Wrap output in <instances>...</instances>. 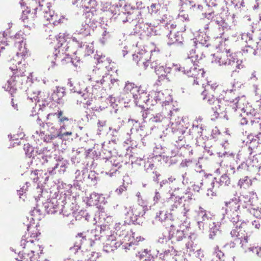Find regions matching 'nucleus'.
I'll return each mask as SVG.
<instances>
[{"label": "nucleus", "mask_w": 261, "mask_h": 261, "mask_svg": "<svg viewBox=\"0 0 261 261\" xmlns=\"http://www.w3.org/2000/svg\"><path fill=\"white\" fill-rule=\"evenodd\" d=\"M19 53H17L15 57L13 58L12 60H11V62L13 63V65H14V63H13V62L14 61H16V60H18L19 56L20 55L21 56V60H18L15 65L10 66L9 68L11 71L16 70V72L13 73L10 79L7 82L8 86L7 88V90L9 91L11 93L14 92V91L16 90L13 88V83L14 82L16 77H19V76H25L24 74L25 71V64H23L22 67H20L19 65L21 64L22 59H24L27 56H28V50L25 46H24L23 47L21 46V47L19 48Z\"/></svg>", "instance_id": "1"}, {"label": "nucleus", "mask_w": 261, "mask_h": 261, "mask_svg": "<svg viewBox=\"0 0 261 261\" xmlns=\"http://www.w3.org/2000/svg\"><path fill=\"white\" fill-rule=\"evenodd\" d=\"M85 21L82 23L81 25L78 28L76 32L74 33V36L71 37L72 41L76 43L79 47H82L83 41L82 39L86 37L89 36L91 31L93 28V24L95 22H97L95 19L92 18H86Z\"/></svg>", "instance_id": "2"}, {"label": "nucleus", "mask_w": 261, "mask_h": 261, "mask_svg": "<svg viewBox=\"0 0 261 261\" xmlns=\"http://www.w3.org/2000/svg\"><path fill=\"white\" fill-rule=\"evenodd\" d=\"M41 203V207L42 210L43 209L47 214H55L57 212V209H60L61 207L60 210L61 212H60V213H62L64 216L67 217L72 216V215H71L70 213L66 214L64 210L65 208V204L66 203L65 196L63 197H61L59 200L56 198L48 199L46 202H44L43 201H42Z\"/></svg>", "instance_id": "3"}, {"label": "nucleus", "mask_w": 261, "mask_h": 261, "mask_svg": "<svg viewBox=\"0 0 261 261\" xmlns=\"http://www.w3.org/2000/svg\"><path fill=\"white\" fill-rule=\"evenodd\" d=\"M254 198L251 196L250 194L241 195L238 198H234L231 199L228 202H225V205L228 206V205L230 206H233V204H235L236 206V208L237 210H240L241 207L243 208H248L250 207L253 210V208L252 206L254 205Z\"/></svg>", "instance_id": "4"}, {"label": "nucleus", "mask_w": 261, "mask_h": 261, "mask_svg": "<svg viewBox=\"0 0 261 261\" xmlns=\"http://www.w3.org/2000/svg\"><path fill=\"white\" fill-rule=\"evenodd\" d=\"M201 95L203 96V100H207V103L210 105H213L217 104V106L212 107V110L214 112L213 116L215 118H217L220 114H223L224 112V109L222 108V101L223 99V97L219 96V97L216 98L214 95H207V92L206 90H204L201 93Z\"/></svg>", "instance_id": "5"}, {"label": "nucleus", "mask_w": 261, "mask_h": 261, "mask_svg": "<svg viewBox=\"0 0 261 261\" xmlns=\"http://www.w3.org/2000/svg\"><path fill=\"white\" fill-rule=\"evenodd\" d=\"M123 13L127 15L125 19L123 20V22H140L142 18V11L136 10L134 4H126L123 7Z\"/></svg>", "instance_id": "6"}, {"label": "nucleus", "mask_w": 261, "mask_h": 261, "mask_svg": "<svg viewBox=\"0 0 261 261\" xmlns=\"http://www.w3.org/2000/svg\"><path fill=\"white\" fill-rule=\"evenodd\" d=\"M68 161L60 156L55 157V161L52 166L47 168V172L49 175H53L58 171L60 174H64L68 168Z\"/></svg>", "instance_id": "7"}, {"label": "nucleus", "mask_w": 261, "mask_h": 261, "mask_svg": "<svg viewBox=\"0 0 261 261\" xmlns=\"http://www.w3.org/2000/svg\"><path fill=\"white\" fill-rule=\"evenodd\" d=\"M44 0H31L30 4V7H27V10L22 11V14L20 18L23 22H25V20L28 19L26 14H29L32 18L36 16L38 11H41Z\"/></svg>", "instance_id": "8"}, {"label": "nucleus", "mask_w": 261, "mask_h": 261, "mask_svg": "<svg viewBox=\"0 0 261 261\" xmlns=\"http://www.w3.org/2000/svg\"><path fill=\"white\" fill-rule=\"evenodd\" d=\"M175 71H181L185 74H187L189 77H193L195 79L199 77V74H201V76L203 77L204 71L201 69H197L196 66H193L192 65L185 64L184 67H181L180 65H173Z\"/></svg>", "instance_id": "9"}, {"label": "nucleus", "mask_w": 261, "mask_h": 261, "mask_svg": "<svg viewBox=\"0 0 261 261\" xmlns=\"http://www.w3.org/2000/svg\"><path fill=\"white\" fill-rule=\"evenodd\" d=\"M133 98L136 106L140 108L142 111L149 110L150 108L149 106L153 105L150 103L149 94L143 89H141L139 93H137V96Z\"/></svg>", "instance_id": "10"}, {"label": "nucleus", "mask_w": 261, "mask_h": 261, "mask_svg": "<svg viewBox=\"0 0 261 261\" xmlns=\"http://www.w3.org/2000/svg\"><path fill=\"white\" fill-rule=\"evenodd\" d=\"M58 36L57 38L58 41L57 48H55V50L54 53V56L56 59L57 58H61L68 48L65 34L60 33Z\"/></svg>", "instance_id": "11"}, {"label": "nucleus", "mask_w": 261, "mask_h": 261, "mask_svg": "<svg viewBox=\"0 0 261 261\" xmlns=\"http://www.w3.org/2000/svg\"><path fill=\"white\" fill-rule=\"evenodd\" d=\"M175 251L173 247L159 246L156 249V256L163 261H171Z\"/></svg>", "instance_id": "12"}, {"label": "nucleus", "mask_w": 261, "mask_h": 261, "mask_svg": "<svg viewBox=\"0 0 261 261\" xmlns=\"http://www.w3.org/2000/svg\"><path fill=\"white\" fill-rule=\"evenodd\" d=\"M242 39L246 42L245 46L241 49L242 54L256 56V51L254 49L255 42L252 38L251 35L250 34L243 35Z\"/></svg>", "instance_id": "13"}, {"label": "nucleus", "mask_w": 261, "mask_h": 261, "mask_svg": "<svg viewBox=\"0 0 261 261\" xmlns=\"http://www.w3.org/2000/svg\"><path fill=\"white\" fill-rule=\"evenodd\" d=\"M55 161V157H53L51 154H44L43 153H36L35 156H33L31 163L38 165V161L40 164L43 166H47V168L52 166L53 162Z\"/></svg>", "instance_id": "14"}, {"label": "nucleus", "mask_w": 261, "mask_h": 261, "mask_svg": "<svg viewBox=\"0 0 261 261\" xmlns=\"http://www.w3.org/2000/svg\"><path fill=\"white\" fill-rule=\"evenodd\" d=\"M173 64L172 67H167L166 66L161 65L160 64H157L156 62H152L151 64V68L154 69L155 73L158 75L159 81H162L167 77L168 74L170 73L172 69L174 70Z\"/></svg>", "instance_id": "15"}, {"label": "nucleus", "mask_w": 261, "mask_h": 261, "mask_svg": "<svg viewBox=\"0 0 261 261\" xmlns=\"http://www.w3.org/2000/svg\"><path fill=\"white\" fill-rule=\"evenodd\" d=\"M236 55L230 53V49H226L225 54L223 53V55L218 60L220 65H233L236 64V66L240 68V64L238 63V60L236 63Z\"/></svg>", "instance_id": "16"}, {"label": "nucleus", "mask_w": 261, "mask_h": 261, "mask_svg": "<svg viewBox=\"0 0 261 261\" xmlns=\"http://www.w3.org/2000/svg\"><path fill=\"white\" fill-rule=\"evenodd\" d=\"M150 58V53L144 50H141L133 55V60L137 63L138 66H140V64L142 63L145 69H146L149 65V59Z\"/></svg>", "instance_id": "17"}, {"label": "nucleus", "mask_w": 261, "mask_h": 261, "mask_svg": "<svg viewBox=\"0 0 261 261\" xmlns=\"http://www.w3.org/2000/svg\"><path fill=\"white\" fill-rule=\"evenodd\" d=\"M104 229L101 226H98L94 230L91 231V237L89 239L91 246L94 244H99L100 242L104 240Z\"/></svg>", "instance_id": "18"}, {"label": "nucleus", "mask_w": 261, "mask_h": 261, "mask_svg": "<svg viewBox=\"0 0 261 261\" xmlns=\"http://www.w3.org/2000/svg\"><path fill=\"white\" fill-rule=\"evenodd\" d=\"M47 8L49 11H45L44 16L47 20L49 21L50 23H52L54 25L63 22V20L65 19L64 17L59 16L54 11L51 10L49 6H47Z\"/></svg>", "instance_id": "19"}, {"label": "nucleus", "mask_w": 261, "mask_h": 261, "mask_svg": "<svg viewBox=\"0 0 261 261\" xmlns=\"http://www.w3.org/2000/svg\"><path fill=\"white\" fill-rule=\"evenodd\" d=\"M175 180L176 178L172 176L169 177L167 179H163L160 182L159 190L162 191L168 192L169 193L173 190V188L174 191L176 190H178V188H176L174 186L173 182Z\"/></svg>", "instance_id": "20"}, {"label": "nucleus", "mask_w": 261, "mask_h": 261, "mask_svg": "<svg viewBox=\"0 0 261 261\" xmlns=\"http://www.w3.org/2000/svg\"><path fill=\"white\" fill-rule=\"evenodd\" d=\"M97 2L95 0H89L88 3L84 5V14L86 18H92L96 14Z\"/></svg>", "instance_id": "21"}, {"label": "nucleus", "mask_w": 261, "mask_h": 261, "mask_svg": "<svg viewBox=\"0 0 261 261\" xmlns=\"http://www.w3.org/2000/svg\"><path fill=\"white\" fill-rule=\"evenodd\" d=\"M121 245H123L121 241H117L114 239V237L111 236L109 237L106 241V243L103 246V250L108 253L113 252L116 250L118 247H120Z\"/></svg>", "instance_id": "22"}, {"label": "nucleus", "mask_w": 261, "mask_h": 261, "mask_svg": "<svg viewBox=\"0 0 261 261\" xmlns=\"http://www.w3.org/2000/svg\"><path fill=\"white\" fill-rule=\"evenodd\" d=\"M179 6L181 8L194 11L196 10L201 11L203 9L202 5L196 4L194 1L190 0H179Z\"/></svg>", "instance_id": "23"}, {"label": "nucleus", "mask_w": 261, "mask_h": 261, "mask_svg": "<svg viewBox=\"0 0 261 261\" xmlns=\"http://www.w3.org/2000/svg\"><path fill=\"white\" fill-rule=\"evenodd\" d=\"M221 224L219 222H213L212 225H210L208 237L211 240L219 239L222 235L220 229Z\"/></svg>", "instance_id": "24"}, {"label": "nucleus", "mask_w": 261, "mask_h": 261, "mask_svg": "<svg viewBox=\"0 0 261 261\" xmlns=\"http://www.w3.org/2000/svg\"><path fill=\"white\" fill-rule=\"evenodd\" d=\"M167 37L169 39V41L167 43L169 45L173 44L179 45L183 41L181 34L178 32L173 33L171 31H170L169 33L167 35Z\"/></svg>", "instance_id": "25"}, {"label": "nucleus", "mask_w": 261, "mask_h": 261, "mask_svg": "<svg viewBox=\"0 0 261 261\" xmlns=\"http://www.w3.org/2000/svg\"><path fill=\"white\" fill-rule=\"evenodd\" d=\"M65 89L64 87L57 86L54 90L50 98L53 101L58 103H60L62 102V98L65 96Z\"/></svg>", "instance_id": "26"}, {"label": "nucleus", "mask_w": 261, "mask_h": 261, "mask_svg": "<svg viewBox=\"0 0 261 261\" xmlns=\"http://www.w3.org/2000/svg\"><path fill=\"white\" fill-rule=\"evenodd\" d=\"M106 163L108 166H111L112 167L110 171L107 172V174L110 176H112L113 174L118 171V169L122 166L119 161L117 159L113 158H111L110 160H107Z\"/></svg>", "instance_id": "27"}, {"label": "nucleus", "mask_w": 261, "mask_h": 261, "mask_svg": "<svg viewBox=\"0 0 261 261\" xmlns=\"http://www.w3.org/2000/svg\"><path fill=\"white\" fill-rule=\"evenodd\" d=\"M139 22V27L140 29L143 32L144 34L147 36H151L156 35V31L153 26L151 25V23Z\"/></svg>", "instance_id": "28"}, {"label": "nucleus", "mask_w": 261, "mask_h": 261, "mask_svg": "<svg viewBox=\"0 0 261 261\" xmlns=\"http://www.w3.org/2000/svg\"><path fill=\"white\" fill-rule=\"evenodd\" d=\"M234 210L235 211L233 212L232 214L229 215L226 213V215L230 221L236 226V228H241L243 223L240 220V217L239 215V210H236V206H234Z\"/></svg>", "instance_id": "29"}, {"label": "nucleus", "mask_w": 261, "mask_h": 261, "mask_svg": "<svg viewBox=\"0 0 261 261\" xmlns=\"http://www.w3.org/2000/svg\"><path fill=\"white\" fill-rule=\"evenodd\" d=\"M125 222L128 224L142 225L143 223L142 219L137 218L136 216L133 215V212H128L125 214Z\"/></svg>", "instance_id": "30"}, {"label": "nucleus", "mask_w": 261, "mask_h": 261, "mask_svg": "<svg viewBox=\"0 0 261 261\" xmlns=\"http://www.w3.org/2000/svg\"><path fill=\"white\" fill-rule=\"evenodd\" d=\"M210 24L211 28L217 25L219 29L222 28L223 29L227 25L225 20L219 14H216L212 21H210Z\"/></svg>", "instance_id": "31"}, {"label": "nucleus", "mask_w": 261, "mask_h": 261, "mask_svg": "<svg viewBox=\"0 0 261 261\" xmlns=\"http://www.w3.org/2000/svg\"><path fill=\"white\" fill-rule=\"evenodd\" d=\"M166 119V116L162 113L151 114L149 116V122L151 124H159Z\"/></svg>", "instance_id": "32"}, {"label": "nucleus", "mask_w": 261, "mask_h": 261, "mask_svg": "<svg viewBox=\"0 0 261 261\" xmlns=\"http://www.w3.org/2000/svg\"><path fill=\"white\" fill-rule=\"evenodd\" d=\"M143 240L144 239L142 238L141 236L137 237L136 239H135L133 237L132 240H128V242L125 243L124 244L122 245V248L126 251L127 250H130L131 248L135 249V246L138 245L139 242Z\"/></svg>", "instance_id": "33"}, {"label": "nucleus", "mask_w": 261, "mask_h": 261, "mask_svg": "<svg viewBox=\"0 0 261 261\" xmlns=\"http://www.w3.org/2000/svg\"><path fill=\"white\" fill-rule=\"evenodd\" d=\"M141 90V87L140 86L138 87L133 83H129L127 82L125 84V86L124 87V90L126 92H129L130 94L133 95V97H135L137 96V93H139V91Z\"/></svg>", "instance_id": "34"}, {"label": "nucleus", "mask_w": 261, "mask_h": 261, "mask_svg": "<svg viewBox=\"0 0 261 261\" xmlns=\"http://www.w3.org/2000/svg\"><path fill=\"white\" fill-rule=\"evenodd\" d=\"M185 237L184 231L177 229L175 232L170 230L169 232V239H172V242L180 241Z\"/></svg>", "instance_id": "35"}, {"label": "nucleus", "mask_w": 261, "mask_h": 261, "mask_svg": "<svg viewBox=\"0 0 261 261\" xmlns=\"http://www.w3.org/2000/svg\"><path fill=\"white\" fill-rule=\"evenodd\" d=\"M193 50H192V52L190 53V56L189 55L188 57L185 59V64L187 65H192L193 66H198V63L199 61L202 59L201 57H199L198 55H192V52Z\"/></svg>", "instance_id": "36"}, {"label": "nucleus", "mask_w": 261, "mask_h": 261, "mask_svg": "<svg viewBox=\"0 0 261 261\" xmlns=\"http://www.w3.org/2000/svg\"><path fill=\"white\" fill-rule=\"evenodd\" d=\"M76 239L77 241H80V243H78L77 242H76L73 247H70L69 250L73 252L74 253H75L76 252H77L78 250H79L81 248V245L82 243H83L84 241L86 240V237L83 236L82 233H79L76 236Z\"/></svg>", "instance_id": "37"}, {"label": "nucleus", "mask_w": 261, "mask_h": 261, "mask_svg": "<svg viewBox=\"0 0 261 261\" xmlns=\"http://www.w3.org/2000/svg\"><path fill=\"white\" fill-rule=\"evenodd\" d=\"M35 200L37 202L36 206L34 207V209L30 212V214L31 216L36 217L37 219L39 220L41 218L40 216L42 211L39 203V200H40L39 196H38V198H35Z\"/></svg>", "instance_id": "38"}, {"label": "nucleus", "mask_w": 261, "mask_h": 261, "mask_svg": "<svg viewBox=\"0 0 261 261\" xmlns=\"http://www.w3.org/2000/svg\"><path fill=\"white\" fill-rule=\"evenodd\" d=\"M213 256L211 261H224V254L219 250L218 246L215 247Z\"/></svg>", "instance_id": "39"}, {"label": "nucleus", "mask_w": 261, "mask_h": 261, "mask_svg": "<svg viewBox=\"0 0 261 261\" xmlns=\"http://www.w3.org/2000/svg\"><path fill=\"white\" fill-rule=\"evenodd\" d=\"M87 178L86 180H88V182L93 185H95L97 184V180L98 179V174L94 171H90L89 172H87Z\"/></svg>", "instance_id": "40"}, {"label": "nucleus", "mask_w": 261, "mask_h": 261, "mask_svg": "<svg viewBox=\"0 0 261 261\" xmlns=\"http://www.w3.org/2000/svg\"><path fill=\"white\" fill-rule=\"evenodd\" d=\"M182 201V197L175 196L173 192L170 193V197L168 198L169 202H174V203L172 205V210H174V208H177L179 205Z\"/></svg>", "instance_id": "41"}, {"label": "nucleus", "mask_w": 261, "mask_h": 261, "mask_svg": "<svg viewBox=\"0 0 261 261\" xmlns=\"http://www.w3.org/2000/svg\"><path fill=\"white\" fill-rule=\"evenodd\" d=\"M168 220V216L167 212L164 211H159L157 212L156 214V216L155 217V220L152 221V224H155V221H159L160 222H163Z\"/></svg>", "instance_id": "42"}, {"label": "nucleus", "mask_w": 261, "mask_h": 261, "mask_svg": "<svg viewBox=\"0 0 261 261\" xmlns=\"http://www.w3.org/2000/svg\"><path fill=\"white\" fill-rule=\"evenodd\" d=\"M164 97V94L163 93L161 92H157L155 93V95L154 96V99L156 103L158 102H160L162 104V105L166 106L167 105H169L170 101L171 100V98L170 97L169 98V99L168 100H163Z\"/></svg>", "instance_id": "43"}, {"label": "nucleus", "mask_w": 261, "mask_h": 261, "mask_svg": "<svg viewBox=\"0 0 261 261\" xmlns=\"http://www.w3.org/2000/svg\"><path fill=\"white\" fill-rule=\"evenodd\" d=\"M106 6L103 8L104 10L113 14V15H116L118 11V7L117 4H113L106 3Z\"/></svg>", "instance_id": "44"}, {"label": "nucleus", "mask_w": 261, "mask_h": 261, "mask_svg": "<svg viewBox=\"0 0 261 261\" xmlns=\"http://www.w3.org/2000/svg\"><path fill=\"white\" fill-rule=\"evenodd\" d=\"M252 184L251 180L248 177L245 176L244 178L240 179L238 182V185L240 188L247 189Z\"/></svg>", "instance_id": "45"}, {"label": "nucleus", "mask_w": 261, "mask_h": 261, "mask_svg": "<svg viewBox=\"0 0 261 261\" xmlns=\"http://www.w3.org/2000/svg\"><path fill=\"white\" fill-rule=\"evenodd\" d=\"M196 40L198 42V44L202 46L207 47L210 45V37L207 36L206 34H204V37H199L198 39H196Z\"/></svg>", "instance_id": "46"}, {"label": "nucleus", "mask_w": 261, "mask_h": 261, "mask_svg": "<svg viewBox=\"0 0 261 261\" xmlns=\"http://www.w3.org/2000/svg\"><path fill=\"white\" fill-rule=\"evenodd\" d=\"M86 176L87 173L84 171L77 170L75 172V178L74 180L80 182H81V181L84 182L86 180Z\"/></svg>", "instance_id": "47"}, {"label": "nucleus", "mask_w": 261, "mask_h": 261, "mask_svg": "<svg viewBox=\"0 0 261 261\" xmlns=\"http://www.w3.org/2000/svg\"><path fill=\"white\" fill-rule=\"evenodd\" d=\"M230 178L226 174L222 175L219 179V181H216V184L218 185V186L222 185L227 186L230 184Z\"/></svg>", "instance_id": "48"}, {"label": "nucleus", "mask_w": 261, "mask_h": 261, "mask_svg": "<svg viewBox=\"0 0 261 261\" xmlns=\"http://www.w3.org/2000/svg\"><path fill=\"white\" fill-rule=\"evenodd\" d=\"M23 149L25 151L26 155L29 158L32 157L34 155V147L29 144H24L23 146Z\"/></svg>", "instance_id": "49"}, {"label": "nucleus", "mask_w": 261, "mask_h": 261, "mask_svg": "<svg viewBox=\"0 0 261 261\" xmlns=\"http://www.w3.org/2000/svg\"><path fill=\"white\" fill-rule=\"evenodd\" d=\"M55 116L56 115L58 118L59 120V121L61 122H64L65 121H68L69 119L65 116H63V112L62 111H58V113H55L54 114L49 113L47 114L46 119H48L49 117L50 116Z\"/></svg>", "instance_id": "50"}, {"label": "nucleus", "mask_w": 261, "mask_h": 261, "mask_svg": "<svg viewBox=\"0 0 261 261\" xmlns=\"http://www.w3.org/2000/svg\"><path fill=\"white\" fill-rule=\"evenodd\" d=\"M197 217L203 222H207L208 220V217L205 213V211L201 207H199V210L198 212Z\"/></svg>", "instance_id": "51"}, {"label": "nucleus", "mask_w": 261, "mask_h": 261, "mask_svg": "<svg viewBox=\"0 0 261 261\" xmlns=\"http://www.w3.org/2000/svg\"><path fill=\"white\" fill-rule=\"evenodd\" d=\"M161 6L159 4H152L150 7H147L149 13L151 14H156L160 9Z\"/></svg>", "instance_id": "52"}, {"label": "nucleus", "mask_w": 261, "mask_h": 261, "mask_svg": "<svg viewBox=\"0 0 261 261\" xmlns=\"http://www.w3.org/2000/svg\"><path fill=\"white\" fill-rule=\"evenodd\" d=\"M132 212H133V215H135L137 218H142L141 217V216L143 217L145 214V212L144 210V209L141 207L137 208L136 209H135V210L134 212L133 211H132Z\"/></svg>", "instance_id": "53"}, {"label": "nucleus", "mask_w": 261, "mask_h": 261, "mask_svg": "<svg viewBox=\"0 0 261 261\" xmlns=\"http://www.w3.org/2000/svg\"><path fill=\"white\" fill-rule=\"evenodd\" d=\"M81 156L80 155V151H76L75 155H73L71 158V161L73 164L76 165L81 162Z\"/></svg>", "instance_id": "54"}, {"label": "nucleus", "mask_w": 261, "mask_h": 261, "mask_svg": "<svg viewBox=\"0 0 261 261\" xmlns=\"http://www.w3.org/2000/svg\"><path fill=\"white\" fill-rule=\"evenodd\" d=\"M28 94H29V92H30V93L32 92L33 94V95H34L33 96H28V98H29L32 101H33V99L35 101H39L38 95L40 93V91H32V90H31V89H30V90H28Z\"/></svg>", "instance_id": "55"}, {"label": "nucleus", "mask_w": 261, "mask_h": 261, "mask_svg": "<svg viewBox=\"0 0 261 261\" xmlns=\"http://www.w3.org/2000/svg\"><path fill=\"white\" fill-rule=\"evenodd\" d=\"M34 251L32 250L31 251V253H28V254H25V253H22V254H20V252H19V255L20 256L21 255V258H23V259H26L28 261H33V257H34Z\"/></svg>", "instance_id": "56"}, {"label": "nucleus", "mask_w": 261, "mask_h": 261, "mask_svg": "<svg viewBox=\"0 0 261 261\" xmlns=\"http://www.w3.org/2000/svg\"><path fill=\"white\" fill-rule=\"evenodd\" d=\"M144 168L145 171L146 172L149 173L154 171V165L153 163H151V162L147 161V162L145 163Z\"/></svg>", "instance_id": "57"}, {"label": "nucleus", "mask_w": 261, "mask_h": 261, "mask_svg": "<svg viewBox=\"0 0 261 261\" xmlns=\"http://www.w3.org/2000/svg\"><path fill=\"white\" fill-rule=\"evenodd\" d=\"M59 135V134H58V132H57L55 134H48V135H46L44 137V138H43L44 141L46 142H49L52 140H53L55 138L58 137Z\"/></svg>", "instance_id": "58"}, {"label": "nucleus", "mask_w": 261, "mask_h": 261, "mask_svg": "<svg viewBox=\"0 0 261 261\" xmlns=\"http://www.w3.org/2000/svg\"><path fill=\"white\" fill-rule=\"evenodd\" d=\"M27 233H26L24 236H22V239L21 240V246H22L23 248L25 247V243L31 242V243H34V240L31 239H29V237H27Z\"/></svg>", "instance_id": "59"}, {"label": "nucleus", "mask_w": 261, "mask_h": 261, "mask_svg": "<svg viewBox=\"0 0 261 261\" xmlns=\"http://www.w3.org/2000/svg\"><path fill=\"white\" fill-rule=\"evenodd\" d=\"M148 255V251L147 249H144L142 251L138 252L136 254V256L138 257L141 260H143Z\"/></svg>", "instance_id": "60"}, {"label": "nucleus", "mask_w": 261, "mask_h": 261, "mask_svg": "<svg viewBox=\"0 0 261 261\" xmlns=\"http://www.w3.org/2000/svg\"><path fill=\"white\" fill-rule=\"evenodd\" d=\"M58 134H59L58 137L63 140L68 139V136H71L72 135V133L71 132H63L62 130L58 132Z\"/></svg>", "instance_id": "61"}, {"label": "nucleus", "mask_w": 261, "mask_h": 261, "mask_svg": "<svg viewBox=\"0 0 261 261\" xmlns=\"http://www.w3.org/2000/svg\"><path fill=\"white\" fill-rule=\"evenodd\" d=\"M30 185V182H25L26 186H23V187H22L19 190L17 191V194H18V195H19V198L23 199V200H24V198H23V197H22V196H23V193H25V191H27V188L29 187V186Z\"/></svg>", "instance_id": "62"}, {"label": "nucleus", "mask_w": 261, "mask_h": 261, "mask_svg": "<svg viewBox=\"0 0 261 261\" xmlns=\"http://www.w3.org/2000/svg\"><path fill=\"white\" fill-rule=\"evenodd\" d=\"M133 4H134L135 5V8L136 10H140L145 9V5L142 3L141 1L137 0L135 1L134 3Z\"/></svg>", "instance_id": "63"}, {"label": "nucleus", "mask_w": 261, "mask_h": 261, "mask_svg": "<svg viewBox=\"0 0 261 261\" xmlns=\"http://www.w3.org/2000/svg\"><path fill=\"white\" fill-rule=\"evenodd\" d=\"M171 261H186L184 256L181 254H177L175 251Z\"/></svg>", "instance_id": "64"}]
</instances>
